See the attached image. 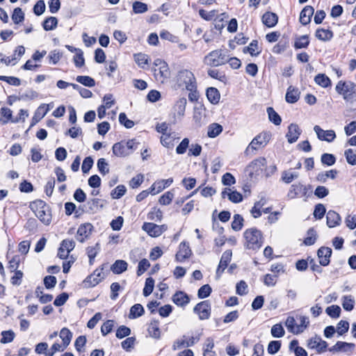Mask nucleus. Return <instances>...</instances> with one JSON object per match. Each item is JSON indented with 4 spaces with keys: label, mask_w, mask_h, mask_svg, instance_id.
Listing matches in <instances>:
<instances>
[{
    "label": "nucleus",
    "mask_w": 356,
    "mask_h": 356,
    "mask_svg": "<svg viewBox=\"0 0 356 356\" xmlns=\"http://www.w3.org/2000/svg\"><path fill=\"white\" fill-rule=\"evenodd\" d=\"M30 208L44 225H49L51 220V213L49 205L41 200H35L30 204Z\"/></svg>",
    "instance_id": "1"
},
{
    "label": "nucleus",
    "mask_w": 356,
    "mask_h": 356,
    "mask_svg": "<svg viewBox=\"0 0 356 356\" xmlns=\"http://www.w3.org/2000/svg\"><path fill=\"white\" fill-rule=\"evenodd\" d=\"M336 92L347 102L353 103L356 101V84L350 81H339L335 87Z\"/></svg>",
    "instance_id": "2"
},
{
    "label": "nucleus",
    "mask_w": 356,
    "mask_h": 356,
    "mask_svg": "<svg viewBox=\"0 0 356 356\" xmlns=\"http://www.w3.org/2000/svg\"><path fill=\"white\" fill-rule=\"evenodd\" d=\"M245 243V247L249 250L259 249L263 244V236L261 231L252 227L248 229L243 234Z\"/></svg>",
    "instance_id": "3"
},
{
    "label": "nucleus",
    "mask_w": 356,
    "mask_h": 356,
    "mask_svg": "<svg viewBox=\"0 0 356 356\" xmlns=\"http://www.w3.org/2000/svg\"><path fill=\"white\" fill-rule=\"evenodd\" d=\"M139 143L136 142V139L129 140L126 143L124 141L116 143L113 146V153L116 156L125 157L136 149Z\"/></svg>",
    "instance_id": "4"
},
{
    "label": "nucleus",
    "mask_w": 356,
    "mask_h": 356,
    "mask_svg": "<svg viewBox=\"0 0 356 356\" xmlns=\"http://www.w3.org/2000/svg\"><path fill=\"white\" fill-rule=\"evenodd\" d=\"M177 83L179 86H185L187 90L197 88L195 77L192 72L188 70H180L176 77Z\"/></svg>",
    "instance_id": "5"
},
{
    "label": "nucleus",
    "mask_w": 356,
    "mask_h": 356,
    "mask_svg": "<svg viewBox=\"0 0 356 356\" xmlns=\"http://www.w3.org/2000/svg\"><path fill=\"white\" fill-rule=\"evenodd\" d=\"M310 189V185L306 186L300 182L293 184L291 186L289 190L287 197L292 200L301 196L303 197L306 201L311 195V192H309Z\"/></svg>",
    "instance_id": "6"
},
{
    "label": "nucleus",
    "mask_w": 356,
    "mask_h": 356,
    "mask_svg": "<svg viewBox=\"0 0 356 356\" xmlns=\"http://www.w3.org/2000/svg\"><path fill=\"white\" fill-rule=\"evenodd\" d=\"M227 62V56L222 49L212 51L204 57V63L210 66H219Z\"/></svg>",
    "instance_id": "7"
},
{
    "label": "nucleus",
    "mask_w": 356,
    "mask_h": 356,
    "mask_svg": "<svg viewBox=\"0 0 356 356\" xmlns=\"http://www.w3.org/2000/svg\"><path fill=\"white\" fill-rule=\"evenodd\" d=\"M270 134L266 132H263L257 135L250 142L245 153L249 154L251 151L257 150L259 147H265L270 140Z\"/></svg>",
    "instance_id": "8"
},
{
    "label": "nucleus",
    "mask_w": 356,
    "mask_h": 356,
    "mask_svg": "<svg viewBox=\"0 0 356 356\" xmlns=\"http://www.w3.org/2000/svg\"><path fill=\"white\" fill-rule=\"evenodd\" d=\"M266 165V160L264 157H260L252 161L246 168L250 177H252L254 175H258L263 171Z\"/></svg>",
    "instance_id": "9"
},
{
    "label": "nucleus",
    "mask_w": 356,
    "mask_h": 356,
    "mask_svg": "<svg viewBox=\"0 0 356 356\" xmlns=\"http://www.w3.org/2000/svg\"><path fill=\"white\" fill-rule=\"evenodd\" d=\"M194 313L198 314L200 320H206L211 315V305L208 300L197 303L193 308Z\"/></svg>",
    "instance_id": "10"
},
{
    "label": "nucleus",
    "mask_w": 356,
    "mask_h": 356,
    "mask_svg": "<svg viewBox=\"0 0 356 356\" xmlns=\"http://www.w3.org/2000/svg\"><path fill=\"white\" fill-rule=\"evenodd\" d=\"M232 252L231 250L225 251L220 258L219 265L216 269V277L219 279L225 270L227 268L228 264L231 261Z\"/></svg>",
    "instance_id": "11"
},
{
    "label": "nucleus",
    "mask_w": 356,
    "mask_h": 356,
    "mask_svg": "<svg viewBox=\"0 0 356 356\" xmlns=\"http://www.w3.org/2000/svg\"><path fill=\"white\" fill-rule=\"evenodd\" d=\"M104 270V265L101 268L96 269L93 273L88 276L83 281L84 287L89 288L97 285L102 279V273Z\"/></svg>",
    "instance_id": "12"
},
{
    "label": "nucleus",
    "mask_w": 356,
    "mask_h": 356,
    "mask_svg": "<svg viewBox=\"0 0 356 356\" xmlns=\"http://www.w3.org/2000/svg\"><path fill=\"white\" fill-rule=\"evenodd\" d=\"M307 347L310 349H316L318 353L326 350L327 343L321 339V337L316 335L308 340Z\"/></svg>",
    "instance_id": "13"
},
{
    "label": "nucleus",
    "mask_w": 356,
    "mask_h": 356,
    "mask_svg": "<svg viewBox=\"0 0 356 356\" xmlns=\"http://www.w3.org/2000/svg\"><path fill=\"white\" fill-rule=\"evenodd\" d=\"M192 254V251L188 243L183 241L179 245V251L175 255V259L178 262H183Z\"/></svg>",
    "instance_id": "14"
},
{
    "label": "nucleus",
    "mask_w": 356,
    "mask_h": 356,
    "mask_svg": "<svg viewBox=\"0 0 356 356\" xmlns=\"http://www.w3.org/2000/svg\"><path fill=\"white\" fill-rule=\"evenodd\" d=\"M314 130L316 132L318 138L321 140H325L330 143L332 142L336 138L335 132L333 130L325 131L322 129L318 125L314 126Z\"/></svg>",
    "instance_id": "15"
},
{
    "label": "nucleus",
    "mask_w": 356,
    "mask_h": 356,
    "mask_svg": "<svg viewBox=\"0 0 356 356\" xmlns=\"http://www.w3.org/2000/svg\"><path fill=\"white\" fill-rule=\"evenodd\" d=\"M332 249L328 247H321L317 251V256L319 263L323 266H327L330 264V259L332 255Z\"/></svg>",
    "instance_id": "16"
},
{
    "label": "nucleus",
    "mask_w": 356,
    "mask_h": 356,
    "mask_svg": "<svg viewBox=\"0 0 356 356\" xmlns=\"http://www.w3.org/2000/svg\"><path fill=\"white\" fill-rule=\"evenodd\" d=\"M300 134L301 130L298 125L292 123L288 127V132L286 134V137L288 142L291 144L297 141Z\"/></svg>",
    "instance_id": "17"
},
{
    "label": "nucleus",
    "mask_w": 356,
    "mask_h": 356,
    "mask_svg": "<svg viewBox=\"0 0 356 356\" xmlns=\"http://www.w3.org/2000/svg\"><path fill=\"white\" fill-rule=\"evenodd\" d=\"M93 226L90 223L81 225L77 230V240L83 243L91 234Z\"/></svg>",
    "instance_id": "18"
},
{
    "label": "nucleus",
    "mask_w": 356,
    "mask_h": 356,
    "mask_svg": "<svg viewBox=\"0 0 356 356\" xmlns=\"http://www.w3.org/2000/svg\"><path fill=\"white\" fill-rule=\"evenodd\" d=\"M314 9L311 6H306L300 12V22L305 26L311 22L312 15H314Z\"/></svg>",
    "instance_id": "19"
},
{
    "label": "nucleus",
    "mask_w": 356,
    "mask_h": 356,
    "mask_svg": "<svg viewBox=\"0 0 356 356\" xmlns=\"http://www.w3.org/2000/svg\"><path fill=\"white\" fill-rule=\"evenodd\" d=\"M172 301L179 307H185L190 302L189 296L183 291H177L172 296Z\"/></svg>",
    "instance_id": "20"
},
{
    "label": "nucleus",
    "mask_w": 356,
    "mask_h": 356,
    "mask_svg": "<svg viewBox=\"0 0 356 356\" xmlns=\"http://www.w3.org/2000/svg\"><path fill=\"white\" fill-rule=\"evenodd\" d=\"M49 106V104H42L37 108L32 120L31 126H33L45 116L50 109Z\"/></svg>",
    "instance_id": "21"
},
{
    "label": "nucleus",
    "mask_w": 356,
    "mask_h": 356,
    "mask_svg": "<svg viewBox=\"0 0 356 356\" xmlns=\"http://www.w3.org/2000/svg\"><path fill=\"white\" fill-rule=\"evenodd\" d=\"M327 225L329 227H334L340 225L341 217L338 213L330 210L326 214Z\"/></svg>",
    "instance_id": "22"
},
{
    "label": "nucleus",
    "mask_w": 356,
    "mask_h": 356,
    "mask_svg": "<svg viewBox=\"0 0 356 356\" xmlns=\"http://www.w3.org/2000/svg\"><path fill=\"white\" fill-rule=\"evenodd\" d=\"M300 91L298 88H295L293 86H289L287 89L285 99L288 103L294 104L298 101L300 98Z\"/></svg>",
    "instance_id": "23"
},
{
    "label": "nucleus",
    "mask_w": 356,
    "mask_h": 356,
    "mask_svg": "<svg viewBox=\"0 0 356 356\" xmlns=\"http://www.w3.org/2000/svg\"><path fill=\"white\" fill-rule=\"evenodd\" d=\"M278 21L277 15L271 12H266L262 16V22L263 23L268 27H273L275 26Z\"/></svg>",
    "instance_id": "24"
},
{
    "label": "nucleus",
    "mask_w": 356,
    "mask_h": 356,
    "mask_svg": "<svg viewBox=\"0 0 356 356\" xmlns=\"http://www.w3.org/2000/svg\"><path fill=\"white\" fill-rule=\"evenodd\" d=\"M355 347L354 343H347L343 341H337L335 345L329 348V351L335 353V352H347L349 349L353 348Z\"/></svg>",
    "instance_id": "25"
},
{
    "label": "nucleus",
    "mask_w": 356,
    "mask_h": 356,
    "mask_svg": "<svg viewBox=\"0 0 356 356\" xmlns=\"http://www.w3.org/2000/svg\"><path fill=\"white\" fill-rule=\"evenodd\" d=\"M128 264L124 260H116L111 266V270L114 274H121L127 270Z\"/></svg>",
    "instance_id": "26"
},
{
    "label": "nucleus",
    "mask_w": 356,
    "mask_h": 356,
    "mask_svg": "<svg viewBox=\"0 0 356 356\" xmlns=\"http://www.w3.org/2000/svg\"><path fill=\"white\" fill-rule=\"evenodd\" d=\"M142 229L152 237L159 236V225L153 222H144Z\"/></svg>",
    "instance_id": "27"
},
{
    "label": "nucleus",
    "mask_w": 356,
    "mask_h": 356,
    "mask_svg": "<svg viewBox=\"0 0 356 356\" xmlns=\"http://www.w3.org/2000/svg\"><path fill=\"white\" fill-rule=\"evenodd\" d=\"M60 337L63 340V348L61 350L63 351L70 343L72 338V333L69 329L63 327L60 332Z\"/></svg>",
    "instance_id": "28"
},
{
    "label": "nucleus",
    "mask_w": 356,
    "mask_h": 356,
    "mask_svg": "<svg viewBox=\"0 0 356 356\" xmlns=\"http://www.w3.org/2000/svg\"><path fill=\"white\" fill-rule=\"evenodd\" d=\"M208 100L213 104L218 103L220 95L219 91L216 88H209L206 92Z\"/></svg>",
    "instance_id": "29"
},
{
    "label": "nucleus",
    "mask_w": 356,
    "mask_h": 356,
    "mask_svg": "<svg viewBox=\"0 0 356 356\" xmlns=\"http://www.w3.org/2000/svg\"><path fill=\"white\" fill-rule=\"evenodd\" d=\"M333 35L332 31L324 29H318L315 33V36L322 41H329L333 38Z\"/></svg>",
    "instance_id": "30"
},
{
    "label": "nucleus",
    "mask_w": 356,
    "mask_h": 356,
    "mask_svg": "<svg viewBox=\"0 0 356 356\" xmlns=\"http://www.w3.org/2000/svg\"><path fill=\"white\" fill-rule=\"evenodd\" d=\"M338 173L337 170H330L324 172H320L316 176V180L321 183H325L327 178L334 179Z\"/></svg>",
    "instance_id": "31"
},
{
    "label": "nucleus",
    "mask_w": 356,
    "mask_h": 356,
    "mask_svg": "<svg viewBox=\"0 0 356 356\" xmlns=\"http://www.w3.org/2000/svg\"><path fill=\"white\" fill-rule=\"evenodd\" d=\"M145 310L142 305L135 304L130 309L129 318L130 319H134L143 316Z\"/></svg>",
    "instance_id": "32"
},
{
    "label": "nucleus",
    "mask_w": 356,
    "mask_h": 356,
    "mask_svg": "<svg viewBox=\"0 0 356 356\" xmlns=\"http://www.w3.org/2000/svg\"><path fill=\"white\" fill-rule=\"evenodd\" d=\"M309 44V39L307 35H304L296 38L294 42V48L296 49L307 48Z\"/></svg>",
    "instance_id": "33"
},
{
    "label": "nucleus",
    "mask_w": 356,
    "mask_h": 356,
    "mask_svg": "<svg viewBox=\"0 0 356 356\" xmlns=\"http://www.w3.org/2000/svg\"><path fill=\"white\" fill-rule=\"evenodd\" d=\"M258 49V42L256 40H253L248 47L243 48V53H249L252 56H257L260 54L261 51Z\"/></svg>",
    "instance_id": "34"
},
{
    "label": "nucleus",
    "mask_w": 356,
    "mask_h": 356,
    "mask_svg": "<svg viewBox=\"0 0 356 356\" xmlns=\"http://www.w3.org/2000/svg\"><path fill=\"white\" fill-rule=\"evenodd\" d=\"M314 81L323 88H327L331 86V80L325 74H317L314 78Z\"/></svg>",
    "instance_id": "35"
},
{
    "label": "nucleus",
    "mask_w": 356,
    "mask_h": 356,
    "mask_svg": "<svg viewBox=\"0 0 356 356\" xmlns=\"http://www.w3.org/2000/svg\"><path fill=\"white\" fill-rule=\"evenodd\" d=\"M222 131V127L218 123H213L208 127L207 135L210 138H216Z\"/></svg>",
    "instance_id": "36"
},
{
    "label": "nucleus",
    "mask_w": 356,
    "mask_h": 356,
    "mask_svg": "<svg viewBox=\"0 0 356 356\" xmlns=\"http://www.w3.org/2000/svg\"><path fill=\"white\" fill-rule=\"evenodd\" d=\"M148 332L149 335L155 339H159L161 337V331L159 327V321H154L151 323L148 327Z\"/></svg>",
    "instance_id": "37"
},
{
    "label": "nucleus",
    "mask_w": 356,
    "mask_h": 356,
    "mask_svg": "<svg viewBox=\"0 0 356 356\" xmlns=\"http://www.w3.org/2000/svg\"><path fill=\"white\" fill-rule=\"evenodd\" d=\"M268 118L275 125H280L282 122V118L279 114L272 107L267 108Z\"/></svg>",
    "instance_id": "38"
},
{
    "label": "nucleus",
    "mask_w": 356,
    "mask_h": 356,
    "mask_svg": "<svg viewBox=\"0 0 356 356\" xmlns=\"http://www.w3.org/2000/svg\"><path fill=\"white\" fill-rule=\"evenodd\" d=\"M299 174L296 172H292L291 170H285L282 174L281 179L286 184H290L293 180L297 179Z\"/></svg>",
    "instance_id": "39"
},
{
    "label": "nucleus",
    "mask_w": 356,
    "mask_h": 356,
    "mask_svg": "<svg viewBox=\"0 0 356 356\" xmlns=\"http://www.w3.org/2000/svg\"><path fill=\"white\" fill-rule=\"evenodd\" d=\"M58 24V19L55 17H47L42 24L43 28L45 31H51L56 28Z\"/></svg>",
    "instance_id": "40"
},
{
    "label": "nucleus",
    "mask_w": 356,
    "mask_h": 356,
    "mask_svg": "<svg viewBox=\"0 0 356 356\" xmlns=\"http://www.w3.org/2000/svg\"><path fill=\"white\" fill-rule=\"evenodd\" d=\"M76 81L86 87H93L95 86V81L89 76H77Z\"/></svg>",
    "instance_id": "41"
},
{
    "label": "nucleus",
    "mask_w": 356,
    "mask_h": 356,
    "mask_svg": "<svg viewBox=\"0 0 356 356\" xmlns=\"http://www.w3.org/2000/svg\"><path fill=\"white\" fill-rule=\"evenodd\" d=\"M186 103V99L184 97L180 98L177 100L175 106V109L178 115L181 117L184 115Z\"/></svg>",
    "instance_id": "42"
},
{
    "label": "nucleus",
    "mask_w": 356,
    "mask_h": 356,
    "mask_svg": "<svg viewBox=\"0 0 356 356\" xmlns=\"http://www.w3.org/2000/svg\"><path fill=\"white\" fill-rule=\"evenodd\" d=\"M266 201L264 198H261L259 201L254 203V207L251 209V213L254 218L261 216L260 209L266 204Z\"/></svg>",
    "instance_id": "43"
},
{
    "label": "nucleus",
    "mask_w": 356,
    "mask_h": 356,
    "mask_svg": "<svg viewBox=\"0 0 356 356\" xmlns=\"http://www.w3.org/2000/svg\"><path fill=\"white\" fill-rule=\"evenodd\" d=\"M299 319L300 324L296 327V331H293V333L294 334H300L303 332V331L306 329L309 323V318L307 316H300Z\"/></svg>",
    "instance_id": "44"
},
{
    "label": "nucleus",
    "mask_w": 356,
    "mask_h": 356,
    "mask_svg": "<svg viewBox=\"0 0 356 356\" xmlns=\"http://www.w3.org/2000/svg\"><path fill=\"white\" fill-rule=\"evenodd\" d=\"M341 309L338 305H331L325 309L327 314L332 318H337L340 316Z\"/></svg>",
    "instance_id": "45"
},
{
    "label": "nucleus",
    "mask_w": 356,
    "mask_h": 356,
    "mask_svg": "<svg viewBox=\"0 0 356 356\" xmlns=\"http://www.w3.org/2000/svg\"><path fill=\"white\" fill-rule=\"evenodd\" d=\"M154 76L156 79L159 76L160 78H167L168 76V67L167 63H163V65L159 68L154 69Z\"/></svg>",
    "instance_id": "46"
},
{
    "label": "nucleus",
    "mask_w": 356,
    "mask_h": 356,
    "mask_svg": "<svg viewBox=\"0 0 356 356\" xmlns=\"http://www.w3.org/2000/svg\"><path fill=\"white\" fill-rule=\"evenodd\" d=\"M154 286V280L152 277H148L145 280V287L143 289V296H149L153 291Z\"/></svg>",
    "instance_id": "47"
},
{
    "label": "nucleus",
    "mask_w": 356,
    "mask_h": 356,
    "mask_svg": "<svg viewBox=\"0 0 356 356\" xmlns=\"http://www.w3.org/2000/svg\"><path fill=\"white\" fill-rule=\"evenodd\" d=\"M307 236L304 240L305 245H314L316 241V232L314 228H309L307 231Z\"/></svg>",
    "instance_id": "48"
},
{
    "label": "nucleus",
    "mask_w": 356,
    "mask_h": 356,
    "mask_svg": "<svg viewBox=\"0 0 356 356\" xmlns=\"http://www.w3.org/2000/svg\"><path fill=\"white\" fill-rule=\"evenodd\" d=\"M243 218L241 215L235 214L232 222V228L236 232L241 230L243 226Z\"/></svg>",
    "instance_id": "49"
},
{
    "label": "nucleus",
    "mask_w": 356,
    "mask_h": 356,
    "mask_svg": "<svg viewBox=\"0 0 356 356\" xmlns=\"http://www.w3.org/2000/svg\"><path fill=\"white\" fill-rule=\"evenodd\" d=\"M133 11L136 14H141L147 11V5L141 1H136L133 3Z\"/></svg>",
    "instance_id": "50"
},
{
    "label": "nucleus",
    "mask_w": 356,
    "mask_h": 356,
    "mask_svg": "<svg viewBox=\"0 0 356 356\" xmlns=\"http://www.w3.org/2000/svg\"><path fill=\"white\" fill-rule=\"evenodd\" d=\"M2 338L0 340L1 343H8L12 342L15 337V332L10 330L1 332Z\"/></svg>",
    "instance_id": "51"
},
{
    "label": "nucleus",
    "mask_w": 356,
    "mask_h": 356,
    "mask_svg": "<svg viewBox=\"0 0 356 356\" xmlns=\"http://www.w3.org/2000/svg\"><path fill=\"white\" fill-rule=\"evenodd\" d=\"M355 300L351 296H345L343 297L342 306L346 311H352L354 309Z\"/></svg>",
    "instance_id": "52"
},
{
    "label": "nucleus",
    "mask_w": 356,
    "mask_h": 356,
    "mask_svg": "<svg viewBox=\"0 0 356 356\" xmlns=\"http://www.w3.org/2000/svg\"><path fill=\"white\" fill-rule=\"evenodd\" d=\"M12 19L15 24H19L24 19V13L20 8H15L14 9Z\"/></svg>",
    "instance_id": "53"
},
{
    "label": "nucleus",
    "mask_w": 356,
    "mask_h": 356,
    "mask_svg": "<svg viewBox=\"0 0 356 356\" xmlns=\"http://www.w3.org/2000/svg\"><path fill=\"white\" fill-rule=\"evenodd\" d=\"M126 191L127 189L124 185H118L112 191L111 195L113 199H119L125 194Z\"/></svg>",
    "instance_id": "54"
},
{
    "label": "nucleus",
    "mask_w": 356,
    "mask_h": 356,
    "mask_svg": "<svg viewBox=\"0 0 356 356\" xmlns=\"http://www.w3.org/2000/svg\"><path fill=\"white\" fill-rule=\"evenodd\" d=\"M321 162L327 166L334 165L336 162L335 156L332 154L324 153L321 155Z\"/></svg>",
    "instance_id": "55"
},
{
    "label": "nucleus",
    "mask_w": 356,
    "mask_h": 356,
    "mask_svg": "<svg viewBox=\"0 0 356 356\" xmlns=\"http://www.w3.org/2000/svg\"><path fill=\"white\" fill-rule=\"evenodd\" d=\"M211 291V287L209 284H204L198 289L197 296L201 299L207 298L210 296Z\"/></svg>",
    "instance_id": "56"
},
{
    "label": "nucleus",
    "mask_w": 356,
    "mask_h": 356,
    "mask_svg": "<svg viewBox=\"0 0 356 356\" xmlns=\"http://www.w3.org/2000/svg\"><path fill=\"white\" fill-rule=\"evenodd\" d=\"M285 334V331L281 324H275L271 328V334L273 337L280 338Z\"/></svg>",
    "instance_id": "57"
},
{
    "label": "nucleus",
    "mask_w": 356,
    "mask_h": 356,
    "mask_svg": "<svg viewBox=\"0 0 356 356\" xmlns=\"http://www.w3.org/2000/svg\"><path fill=\"white\" fill-rule=\"evenodd\" d=\"M119 122L121 124L124 126L127 129H131L134 126V121L127 118L124 113H120L119 115Z\"/></svg>",
    "instance_id": "58"
},
{
    "label": "nucleus",
    "mask_w": 356,
    "mask_h": 356,
    "mask_svg": "<svg viewBox=\"0 0 356 356\" xmlns=\"http://www.w3.org/2000/svg\"><path fill=\"white\" fill-rule=\"evenodd\" d=\"M326 209L323 204H317L315 206L314 211V216L316 219H321L323 218L324 215L325 214Z\"/></svg>",
    "instance_id": "59"
},
{
    "label": "nucleus",
    "mask_w": 356,
    "mask_h": 356,
    "mask_svg": "<svg viewBox=\"0 0 356 356\" xmlns=\"http://www.w3.org/2000/svg\"><path fill=\"white\" fill-rule=\"evenodd\" d=\"M131 334V330L129 327L125 325H120L116 330L115 336L118 339H122L124 337L129 336Z\"/></svg>",
    "instance_id": "60"
},
{
    "label": "nucleus",
    "mask_w": 356,
    "mask_h": 356,
    "mask_svg": "<svg viewBox=\"0 0 356 356\" xmlns=\"http://www.w3.org/2000/svg\"><path fill=\"white\" fill-rule=\"evenodd\" d=\"M150 264L147 259H143L140 260L138 265L137 275L140 276L142 274H143L147 270Z\"/></svg>",
    "instance_id": "61"
},
{
    "label": "nucleus",
    "mask_w": 356,
    "mask_h": 356,
    "mask_svg": "<svg viewBox=\"0 0 356 356\" xmlns=\"http://www.w3.org/2000/svg\"><path fill=\"white\" fill-rule=\"evenodd\" d=\"M348 329H349L348 322L346 321L341 320L338 323V324L337 325L336 331L337 332V333L339 335H343V334H345L346 332H347L348 331Z\"/></svg>",
    "instance_id": "62"
},
{
    "label": "nucleus",
    "mask_w": 356,
    "mask_h": 356,
    "mask_svg": "<svg viewBox=\"0 0 356 356\" xmlns=\"http://www.w3.org/2000/svg\"><path fill=\"white\" fill-rule=\"evenodd\" d=\"M136 63L138 65L142 68L147 64V56L145 54L139 53L134 55Z\"/></svg>",
    "instance_id": "63"
},
{
    "label": "nucleus",
    "mask_w": 356,
    "mask_h": 356,
    "mask_svg": "<svg viewBox=\"0 0 356 356\" xmlns=\"http://www.w3.org/2000/svg\"><path fill=\"white\" fill-rule=\"evenodd\" d=\"M345 156L347 162L351 165H356V154L352 149H348L345 151Z\"/></svg>",
    "instance_id": "64"
}]
</instances>
